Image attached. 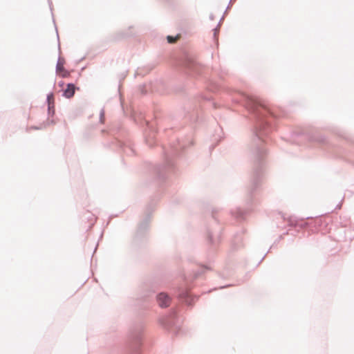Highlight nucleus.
Masks as SVG:
<instances>
[{
    "mask_svg": "<svg viewBox=\"0 0 354 354\" xmlns=\"http://www.w3.org/2000/svg\"><path fill=\"white\" fill-rule=\"evenodd\" d=\"M56 72L62 77H67L70 75V73L64 68V60L62 59H59L57 62Z\"/></svg>",
    "mask_w": 354,
    "mask_h": 354,
    "instance_id": "nucleus-1",
    "label": "nucleus"
},
{
    "mask_svg": "<svg viewBox=\"0 0 354 354\" xmlns=\"http://www.w3.org/2000/svg\"><path fill=\"white\" fill-rule=\"evenodd\" d=\"M170 298L165 293H160L158 295V302L161 307H167L170 304Z\"/></svg>",
    "mask_w": 354,
    "mask_h": 354,
    "instance_id": "nucleus-2",
    "label": "nucleus"
},
{
    "mask_svg": "<svg viewBox=\"0 0 354 354\" xmlns=\"http://www.w3.org/2000/svg\"><path fill=\"white\" fill-rule=\"evenodd\" d=\"M47 101L48 104L49 113L54 114L55 112V98L53 93L48 95Z\"/></svg>",
    "mask_w": 354,
    "mask_h": 354,
    "instance_id": "nucleus-3",
    "label": "nucleus"
},
{
    "mask_svg": "<svg viewBox=\"0 0 354 354\" xmlns=\"http://www.w3.org/2000/svg\"><path fill=\"white\" fill-rule=\"evenodd\" d=\"M75 91V86L73 84H68L67 85V88L64 91V95L67 97L70 98L73 96Z\"/></svg>",
    "mask_w": 354,
    "mask_h": 354,
    "instance_id": "nucleus-4",
    "label": "nucleus"
},
{
    "mask_svg": "<svg viewBox=\"0 0 354 354\" xmlns=\"http://www.w3.org/2000/svg\"><path fill=\"white\" fill-rule=\"evenodd\" d=\"M179 38H180V35H178L176 37L167 36V37L168 42L170 43V44H173V43L176 42L178 40Z\"/></svg>",
    "mask_w": 354,
    "mask_h": 354,
    "instance_id": "nucleus-5",
    "label": "nucleus"
},
{
    "mask_svg": "<svg viewBox=\"0 0 354 354\" xmlns=\"http://www.w3.org/2000/svg\"><path fill=\"white\" fill-rule=\"evenodd\" d=\"M218 33V28H215L214 30V35L215 37H216Z\"/></svg>",
    "mask_w": 354,
    "mask_h": 354,
    "instance_id": "nucleus-6",
    "label": "nucleus"
}]
</instances>
